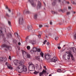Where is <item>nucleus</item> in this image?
I'll use <instances>...</instances> for the list:
<instances>
[{
	"label": "nucleus",
	"mask_w": 76,
	"mask_h": 76,
	"mask_svg": "<svg viewBox=\"0 0 76 76\" xmlns=\"http://www.w3.org/2000/svg\"><path fill=\"white\" fill-rule=\"evenodd\" d=\"M14 63L15 65L18 64V66L17 67V69L19 73L26 72L27 71L26 66L25 65H23L24 61L22 60L18 61L17 60H15L14 61Z\"/></svg>",
	"instance_id": "1"
},
{
	"label": "nucleus",
	"mask_w": 76,
	"mask_h": 76,
	"mask_svg": "<svg viewBox=\"0 0 76 76\" xmlns=\"http://www.w3.org/2000/svg\"><path fill=\"white\" fill-rule=\"evenodd\" d=\"M67 54H68V55H67V56L66 57V53H65L64 55L63 56V58L64 60H69L70 59V57H71V58L72 60H73L74 58H73V56L72 54V52L71 51L69 52H66Z\"/></svg>",
	"instance_id": "2"
},
{
	"label": "nucleus",
	"mask_w": 76,
	"mask_h": 76,
	"mask_svg": "<svg viewBox=\"0 0 76 76\" xmlns=\"http://www.w3.org/2000/svg\"><path fill=\"white\" fill-rule=\"evenodd\" d=\"M28 64L29 65L28 66V70L30 71L35 70V67L34 64L32 62H30Z\"/></svg>",
	"instance_id": "3"
},
{
	"label": "nucleus",
	"mask_w": 76,
	"mask_h": 76,
	"mask_svg": "<svg viewBox=\"0 0 76 76\" xmlns=\"http://www.w3.org/2000/svg\"><path fill=\"white\" fill-rule=\"evenodd\" d=\"M41 49L40 48H33L32 50H31L30 52L31 53L33 54L34 52L37 51V52H41Z\"/></svg>",
	"instance_id": "4"
},
{
	"label": "nucleus",
	"mask_w": 76,
	"mask_h": 76,
	"mask_svg": "<svg viewBox=\"0 0 76 76\" xmlns=\"http://www.w3.org/2000/svg\"><path fill=\"white\" fill-rule=\"evenodd\" d=\"M44 57L45 58V60H48H48H50V57H51V56L50 55H48L45 54L44 55Z\"/></svg>",
	"instance_id": "5"
},
{
	"label": "nucleus",
	"mask_w": 76,
	"mask_h": 76,
	"mask_svg": "<svg viewBox=\"0 0 76 76\" xmlns=\"http://www.w3.org/2000/svg\"><path fill=\"white\" fill-rule=\"evenodd\" d=\"M29 2H30L31 5L33 7H35L36 6V3L34 2V0H28Z\"/></svg>",
	"instance_id": "6"
},
{
	"label": "nucleus",
	"mask_w": 76,
	"mask_h": 76,
	"mask_svg": "<svg viewBox=\"0 0 76 76\" xmlns=\"http://www.w3.org/2000/svg\"><path fill=\"white\" fill-rule=\"evenodd\" d=\"M57 61V58L56 57H53L52 58L50 59V60H48V62H56Z\"/></svg>",
	"instance_id": "7"
},
{
	"label": "nucleus",
	"mask_w": 76,
	"mask_h": 76,
	"mask_svg": "<svg viewBox=\"0 0 76 76\" xmlns=\"http://www.w3.org/2000/svg\"><path fill=\"white\" fill-rule=\"evenodd\" d=\"M23 18L22 17H20L19 18V24H23Z\"/></svg>",
	"instance_id": "8"
},
{
	"label": "nucleus",
	"mask_w": 76,
	"mask_h": 76,
	"mask_svg": "<svg viewBox=\"0 0 76 76\" xmlns=\"http://www.w3.org/2000/svg\"><path fill=\"white\" fill-rule=\"evenodd\" d=\"M45 73H46V71L43 69L42 72H41L39 73V76H42V75L43 74H45Z\"/></svg>",
	"instance_id": "9"
},
{
	"label": "nucleus",
	"mask_w": 76,
	"mask_h": 76,
	"mask_svg": "<svg viewBox=\"0 0 76 76\" xmlns=\"http://www.w3.org/2000/svg\"><path fill=\"white\" fill-rule=\"evenodd\" d=\"M1 48H10V46H9L8 45H7L6 44L3 45L1 46Z\"/></svg>",
	"instance_id": "10"
},
{
	"label": "nucleus",
	"mask_w": 76,
	"mask_h": 76,
	"mask_svg": "<svg viewBox=\"0 0 76 76\" xmlns=\"http://www.w3.org/2000/svg\"><path fill=\"white\" fill-rule=\"evenodd\" d=\"M7 68L10 70H12L13 69V67L11 66V65L10 64H8L7 65Z\"/></svg>",
	"instance_id": "11"
},
{
	"label": "nucleus",
	"mask_w": 76,
	"mask_h": 76,
	"mask_svg": "<svg viewBox=\"0 0 76 76\" xmlns=\"http://www.w3.org/2000/svg\"><path fill=\"white\" fill-rule=\"evenodd\" d=\"M21 51L23 54V57H24V56H26L27 53H26V52H25V51H24L23 50H22Z\"/></svg>",
	"instance_id": "12"
},
{
	"label": "nucleus",
	"mask_w": 76,
	"mask_h": 76,
	"mask_svg": "<svg viewBox=\"0 0 76 76\" xmlns=\"http://www.w3.org/2000/svg\"><path fill=\"white\" fill-rule=\"evenodd\" d=\"M38 18V13H35L34 15V19H37Z\"/></svg>",
	"instance_id": "13"
},
{
	"label": "nucleus",
	"mask_w": 76,
	"mask_h": 76,
	"mask_svg": "<svg viewBox=\"0 0 76 76\" xmlns=\"http://www.w3.org/2000/svg\"><path fill=\"white\" fill-rule=\"evenodd\" d=\"M41 7V3L39 1H38V5H37V8H40Z\"/></svg>",
	"instance_id": "14"
},
{
	"label": "nucleus",
	"mask_w": 76,
	"mask_h": 76,
	"mask_svg": "<svg viewBox=\"0 0 76 76\" xmlns=\"http://www.w3.org/2000/svg\"><path fill=\"white\" fill-rule=\"evenodd\" d=\"M2 36V37H4V34H3V31H1V28H0V37L1 36Z\"/></svg>",
	"instance_id": "15"
},
{
	"label": "nucleus",
	"mask_w": 76,
	"mask_h": 76,
	"mask_svg": "<svg viewBox=\"0 0 76 76\" xmlns=\"http://www.w3.org/2000/svg\"><path fill=\"white\" fill-rule=\"evenodd\" d=\"M24 14H25V13H27L29 14L31 13V12L28 10H25L23 12Z\"/></svg>",
	"instance_id": "16"
},
{
	"label": "nucleus",
	"mask_w": 76,
	"mask_h": 76,
	"mask_svg": "<svg viewBox=\"0 0 76 76\" xmlns=\"http://www.w3.org/2000/svg\"><path fill=\"white\" fill-rule=\"evenodd\" d=\"M40 56L44 58V53L42 52V51L40 53Z\"/></svg>",
	"instance_id": "17"
},
{
	"label": "nucleus",
	"mask_w": 76,
	"mask_h": 76,
	"mask_svg": "<svg viewBox=\"0 0 76 76\" xmlns=\"http://www.w3.org/2000/svg\"><path fill=\"white\" fill-rule=\"evenodd\" d=\"M52 1L53 0H51ZM54 0V2L52 3V5L54 6L56 4V0Z\"/></svg>",
	"instance_id": "18"
},
{
	"label": "nucleus",
	"mask_w": 76,
	"mask_h": 76,
	"mask_svg": "<svg viewBox=\"0 0 76 76\" xmlns=\"http://www.w3.org/2000/svg\"><path fill=\"white\" fill-rule=\"evenodd\" d=\"M28 29L29 30H31L32 29V26H29L28 27Z\"/></svg>",
	"instance_id": "19"
},
{
	"label": "nucleus",
	"mask_w": 76,
	"mask_h": 76,
	"mask_svg": "<svg viewBox=\"0 0 76 76\" xmlns=\"http://www.w3.org/2000/svg\"><path fill=\"white\" fill-rule=\"evenodd\" d=\"M30 42H31V43L33 44H35L36 43V41H35L34 40H30Z\"/></svg>",
	"instance_id": "20"
},
{
	"label": "nucleus",
	"mask_w": 76,
	"mask_h": 76,
	"mask_svg": "<svg viewBox=\"0 0 76 76\" xmlns=\"http://www.w3.org/2000/svg\"><path fill=\"white\" fill-rule=\"evenodd\" d=\"M42 34V33L41 32H39V35L38 36V37L39 38H41V36Z\"/></svg>",
	"instance_id": "21"
},
{
	"label": "nucleus",
	"mask_w": 76,
	"mask_h": 76,
	"mask_svg": "<svg viewBox=\"0 0 76 76\" xmlns=\"http://www.w3.org/2000/svg\"><path fill=\"white\" fill-rule=\"evenodd\" d=\"M26 56L27 58H30V57H31V56H30V55L28 53L26 54Z\"/></svg>",
	"instance_id": "22"
},
{
	"label": "nucleus",
	"mask_w": 76,
	"mask_h": 76,
	"mask_svg": "<svg viewBox=\"0 0 76 76\" xmlns=\"http://www.w3.org/2000/svg\"><path fill=\"white\" fill-rule=\"evenodd\" d=\"M34 70V72L33 73H34V75H37V74H38V73H39V72L35 71V70Z\"/></svg>",
	"instance_id": "23"
},
{
	"label": "nucleus",
	"mask_w": 76,
	"mask_h": 76,
	"mask_svg": "<svg viewBox=\"0 0 76 76\" xmlns=\"http://www.w3.org/2000/svg\"><path fill=\"white\" fill-rule=\"evenodd\" d=\"M36 60H39L40 59V56H36Z\"/></svg>",
	"instance_id": "24"
},
{
	"label": "nucleus",
	"mask_w": 76,
	"mask_h": 76,
	"mask_svg": "<svg viewBox=\"0 0 76 76\" xmlns=\"http://www.w3.org/2000/svg\"><path fill=\"white\" fill-rule=\"evenodd\" d=\"M60 44H61V43H59L57 44V46L58 48H61L60 46Z\"/></svg>",
	"instance_id": "25"
},
{
	"label": "nucleus",
	"mask_w": 76,
	"mask_h": 76,
	"mask_svg": "<svg viewBox=\"0 0 76 76\" xmlns=\"http://www.w3.org/2000/svg\"><path fill=\"white\" fill-rule=\"evenodd\" d=\"M8 38H11V37H12V34L11 33L9 34L8 35Z\"/></svg>",
	"instance_id": "26"
},
{
	"label": "nucleus",
	"mask_w": 76,
	"mask_h": 76,
	"mask_svg": "<svg viewBox=\"0 0 76 76\" xmlns=\"http://www.w3.org/2000/svg\"><path fill=\"white\" fill-rule=\"evenodd\" d=\"M5 15L8 18H9V17H10V15H9L8 13H6Z\"/></svg>",
	"instance_id": "27"
},
{
	"label": "nucleus",
	"mask_w": 76,
	"mask_h": 76,
	"mask_svg": "<svg viewBox=\"0 0 76 76\" xmlns=\"http://www.w3.org/2000/svg\"><path fill=\"white\" fill-rule=\"evenodd\" d=\"M71 2L72 4H76V3L75 2V1H73V0L71 1Z\"/></svg>",
	"instance_id": "28"
},
{
	"label": "nucleus",
	"mask_w": 76,
	"mask_h": 76,
	"mask_svg": "<svg viewBox=\"0 0 76 76\" xmlns=\"http://www.w3.org/2000/svg\"><path fill=\"white\" fill-rule=\"evenodd\" d=\"M67 29L68 30H70V29H71V26H69L67 27Z\"/></svg>",
	"instance_id": "29"
},
{
	"label": "nucleus",
	"mask_w": 76,
	"mask_h": 76,
	"mask_svg": "<svg viewBox=\"0 0 76 76\" xmlns=\"http://www.w3.org/2000/svg\"><path fill=\"white\" fill-rule=\"evenodd\" d=\"M13 42L14 43H16V42H17V40H16L15 39H14L13 40Z\"/></svg>",
	"instance_id": "30"
},
{
	"label": "nucleus",
	"mask_w": 76,
	"mask_h": 76,
	"mask_svg": "<svg viewBox=\"0 0 76 76\" xmlns=\"http://www.w3.org/2000/svg\"><path fill=\"white\" fill-rule=\"evenodd\" d=\"M61 70L60 69H58V70H57V72H59V73H60L61 72Z\"/></svg>",
	"instance_id": "31"
},
{
	"label": "nucleus",
	"mask_w": 76,
	"mask_h": 76,
	"mask_svg": "<svg viewBox=\"0 0 76 76\" xmlns=\"http://www.w3.org/2000/svg\"><path fill=\"white\" fill-rule=\"evenodd\" d=\"M47 42V40H45L44 42H43V44L42 45H44V44H45V43Z\"/></svg>",
	"instance_id": "32"
},
{
	"label": "nucleus",
	"mask_w": 76,
	"mask_h": 76,
	"mask_svg": "<svg viewBox=\"0 0 76 76\" xmlns=\"http://www.w3.org/2000/svg\"><path fill=\"white\" fill-rule=\"evenodd\" d=\"M15 36H16L17 37H19V34H18L17 33H16L15 34Z\"/></svg>",
	"instance_id": "33"
},
{
	"label": "nucleus",
	"mask_w": 76,
	"mask_h": 76,
	"mask_svg": "<svg viewBox=\"0 0 76 76\" xmlns=\"http://www.w3.org/2000/svg\"><path fill=\"white\" fill-rule=\"evenodd\" d=\"M55 39L56 40V41H57L58 39V37H56L55 38Z\"/></svg>",
	"instance_id": "34"
},
{
	"label": "nucleus",
	"mask_w": 76,
	"mask_h": 76,
	"mask_svg": "<svg viewBox=\"0 0 76 76\" xmlns=\"http://www.w3.org/2000/svg\"><path fill=\"white\" fill-rule=\"evenodd\" d=\"M50 45V43L49 42H47V45L48 46V47H49Z\"/></svg>",
	"instance_id": "35"
},
{
	"label": "nucleus",
	"mask_w": 76,
	"mask_h": 76,
	"mask_svg": "<svg viewBox=\"0 0 76 76\" xmlns=\"http://www.w3.org/2000/svg\"><path fill=\"white\" fill-rule=\"evenodd\" d=\"M70 14V12H66V15H69Z\"/></svg>",
	"instance_id": "36"
},
{
	"label": "nucleus",
	"mask_w": 76,
	"mask_h": 76,
	"mask_svg": "<svg viewBox=\"0 0 76 76\" xmlns=\"http://www.w3.org/2000/svg\"><path fill=\"white\" fill-rule=\"evenodd\" d=\"M10 2H11V3H15V1H14L12 0L11 1H10Z\"/></svg>",
	"instance_id": "37"
},
{
	"label": "nucleus",
	"mask_w": 76,
	"mask_h": 76,
	"mask_svg": "<svg viewBox=\"0 0 76 76\" xmlns=\"http://www.w3.org/2000/svg\"><path fill=\"white\" fill-rule=\"evenodd\" d=\"M0 61H1V62L3 61V58H0Z\"/></svg>",
	"instance_id": "38"
},
{
	"label": "nucleus",
	"mask_w": 76,
	"mask_h": 76,
	"mask_svg": "<svg viewBox=\"0 0 76 76\" xmlns=\"http://www.w3.org/2000/svg\"><path fill=\"white\" fill-rule=\"evenodd\" d=\"M66 46H67V45H64L63 46V47L64 48H65L66 47Z\"/></svg>",
	"instance_id": "39"
},
{
	"label": "nucleus",
	"mask_w": 76,
	"mask_h": 76,
	"mask_svg": "<svg viewBox=\"0 0 76 76\" xmlns=\"http://www.w3.org/2000/svg\"><path fill=\"white\" fill-rule=\"evenodd\" d=\"M8 24L9 25H10L11 24V23L10 22L8 21Z\"/></svg>",
	"instance_id": "40"
},
{
	"label": "nucleus",
	"mask_w": 76,
	"mask_h": 76,
	"mask_svg": "<svg viewBox=\"0 0 76 76\" xmlns=\"http://www.w3.org/2000/svg\"><path fill=\"white\" fill-rule=\"evenodd\" d=\"M39 28H42V25H39Z\"/></svg>",
	"instance_id": "41"
},
{
	"label": "nucleus",
	"mask_w": 76,
	"mask_h": 76,
	"mask_svg": "<svg viewBox=\"0 0 76 76\" xmlns=\"http://www.w3.org/2000/svg\"><path fill=\"white\" fill-rule=\"evenodd\" d=\"M52 13L53 14H55V13H56V12L54 11H52Z\"/></svg>",
	"instance_id": "42"
},
{
	"label": "nucleus",
	"mask_w": 76,
	"mask_h": 76,
	"mask_svg": "<svg viewBox=\"0 0 76 76\" xmlns=\"http://www.w3.org/2000/svg\"><path fill=\"white\" fill-rule=\"evenodd\" d=\"M8 10L9 12H11V10H10V9H9Z\"/></svg>",
	"instance_id": "43"
},
{
	"label": "nucleus",
	"mask_w": 76,
	"mask_h": 76,
	"mask_svg": "<svg viewBox=\"0 0 76 76\" xmlns=\"http://www.w3.org/2000/svg\"><path fill=\"white\" fill-rule=\"evenodd\" d=\"M9 58L10 60H11V56H9Z\"/></svg>",
	"instance_id": "44"
},
{
	"label": "nucleus",
	"mask_w": 76,
	"mask_h": 76,
	"mask_svg": "<svg viewBox=\"0 0 76 76\" xmlns=\"http://www.w3.org/2000/svg\"><path fill=\"white\" fill-rule=\"evenodd\" d=\"M58 1L59 3H61V0H58Z\"/></svg>",
	"instance_id": "45"
},
{
	"label": "nucleus",
	"mask_w": 76,
	"mask_h": 76,
	"mask_svg": "<svg viewBox=\"0 0 76 76\" xmlns=\"http://www.w3.org/2000/svg\"><path fill=\"white\" fill-rule=\"evenodd\" d=\"M50 24L51 25H53V22H50Z\"/></svg>",
	"instance_id": "46"
},
{
	"label": "nucleus",
	"mask_w": 76,
	"mask_h": 76,
	"mask_svg": "<svg viewBox=\"0 0 76 76\" xmlns=\"http://www.w3.org/2000/svg\"><path fill=\"white\" fill-rule=\"evenodd\" d=\"M45 27H47V28L49 26L48 25H46L45 26Z\"/></svg>",
	"instance_id": "47"
},
{
	"label": "nucleus",
	"mask_w": 76,
	"mask_h": 76,
	"mask_svg": "<svg viewBox=\"0 0 76 76\" xmlns=\"http://www.w3.org/2000/svg\"><path fill=\"white\" fill-rule=\"evenodd\" d=\"M68 9H72V8L70 7H69Z\"/></svg>",
	"instance_id": "48"
},
{
	"label": "nucleus",
	"mask_w": 76,
	"mask_h": 76,
	"mask_svg": "<svg viewBox=\"0 0 76 76\" xmlns=\"http://www.w3.org/2000/svg\"><path fill=\"white\" fill-rule=\"evenodd\" d=\"M59 11L62 12H63V11L61 10H59Z\"/></svg>",
	"instance_id": "49"
},
{
	"label": "nucleus",
	"mask_w": 76,
	"mask_h": 76,
	"mask_svg": "<svg viewBox=\"0 0 76 76\" xmlns=\"http://www.w3.org/2000/svg\"><path fill=\"white\" fill-rule=\"evenodd\" d=\"M18 44L19 45H20V44H21L20 43V42H19L18 43Z\"/></svg>",
	"instance_id": "50"
},
{
	"label": "nucleus",
	"mask_w": 76,
	"mask_h": 76,
	"mask_svg": "<svg viewBox=\"0 0 76 76\" xmlns=\"http://www.w3.org/2000/svg\"><path fill=\"white\" fill-rule=\"evenodd\" d=\"M6 9H8H8H9V8H8L7 7H6Z\"/></svg>",
	"instance_id": "51"
},
{
	"label": "nucleus",
	"mask_w": 76,
	"mask_h": 76,
	"mask_svg": "<svg viewBox=\"0 0 76 76\" xmlns=\"http://www.w3.org/2000/svg\"><path fill=\"white\" fill-rule=\"evenodd\" d=\"M49 35H52V34H51V33H50L49 34Z\"/></svg>",
	"instance_id": "52"
},
{
	"label": "nucleus",
	"mask_w": 76,
	"mask_h": 76,
	"mask_svg": "<svg viewBox=\"0 0 76 76\" xmlns=\"http://www.w3.org/2000/svg\"><path fill=\"white\" fill-rule=\"evenodd\" d=\"M27 49L28 50H30V48H27Z\"/></svg>",
	"instance_id": "53"
},
{
	"label": "nucleus",
	"mask_w": 76,
	"mask_h": 76,
	"mask_svg": "<svg viewBox=\"0 0 76 76\" xmlns=\"http://www.w3.org/2000/svg\"><path fill=\"white\" fill-rule=\"evenodd\" d=\"M30 46H27V48H30Z\"/></svg>",
	"instance_id": "54"
},
{
	"label": "nucleus",
	"mask_w": 76,
	"mask_h": 76,
	"mask_svg": "<svg viewBox=\"0 0 76 76\" xmlns=\"http://www.w3.org/2000/svg\"><path fill=\"white\" fill-rule=\"evenodd\" d=\"M17 50H20V48H17Z\"/></svg>",
	"instance_id": "55"
},
{
	"label": "nucleus",
	"mask_w": 76,
	"mask_h": 76,
	"mask_svg": "<svg viewBox=\"0 0 76 76\" xmlns=\"http://www.w3.org/2000/svg\"><path fill=\"white\" fill-rule=\"evenodd\" d=\"M8 64V62H6V63H5V65H7Z\"/></svg>",
	"instance_id": "56"
},
{
	"label": "nucleus",
	"mask_w": 76,
	"mask_h": 76,
	"mask_svg": "<svg viewBox=\"0 0 76 76\" xmlns=\"http://www.w3.org/2000/svg\"><path fill=\"white\" fill-rule=\"evenodd\" d=\"M66 3L67 4H69V1L67 2Z\"/></svg>",
	"instance_id": "57"
},
{
	"label": "nucleus",
	"mask_w": 76,
	"mask_h": 76,
	"mask_svg": "<svg viewBox=\"0 0 76 76\" xmlns=\"http://www.w3.org/2000/svg\"><path fill=\"white\" fill-rule=\"evenodd\" d=\"M26 39H28V37H27L26 38Z\"/></svg>",
	"instance_id": "58"
},
{
	"label": "nucleus",
	"mask_w": 76,
	"mask_h": 76,
	"mask_svg": "<svg viewBox=\"0 0 76 76\" xmlns=\"http://www.w3.org/2000/svg\"><path fill=\"white\" fill-rule=\"evenodd\" d=\"M58 49L59 50H60V49H61V48H58Z\"/></svg>",
	"instance_id": "59"
},
{
	"label": "nucleus",
	"mask_w": 76,
	"mask_h": 76,
	"mask_svg": "<svg viewBox=\"0 0 76 76\" xmlns=\"http://www.w3.org/2000/svg\"><path fill=\"white\" fill-rule=\"evenodd\" d=\"M40 69H42V67L41 66H40Z\"/></svg>",
	"instance_id": "60"
},
{
	"label": "nucleus",
	"mask_w": 76,
	"mask_h": 76,
	"mask_svg": "<svg viewBox=\"0 0 76 76\" xmlns=\"http://www.w3.org/2000/svg\"><path fill=\"white\" fill-rule=\"evenodd\" d=\"M49 76H52V75H50Z\"/></svg>",
	"instance_id": "61"
},
{
	"label": "nucleus",
	"mask_w": 76,
	"mask_h": 76,
	"mask_svg": "<svg viewBox=\"0 0 76 76\" xmlns=\"http://www.w3.org/2000/svg\"><path fill=\"white\" fill-rule=\"evenodd\" d=\"M74 14H75L76 13V12H74Z\"/></svg>",
	"instance_id": "62"
},
{
	"label": "nucleus",
	"mask_w": 76,
	"mask_h": 76,
	"mask_svg": "<svg viewBox=\"0 0 76 76\" xmlns=\"http://www.w3.org/2000/svg\"><path fill=\"white\" fill-rule=\"evenodd\" d=\"M46 67V66H45L44 67V68H45Z\"/></svg>",
	"instance_id": "63"
},
{
	"label": "nucleus",
	"mask_w": 76,
	"mask_h": 76,
	"mask_svg": "<svg viewBox=\"0 0 76 76\" xmlns=\"http://www.w3.org/2000/svg\"><path fill=\"white\" fill-rule=\"evenodd\" d=\"M18 75H20V74H19Z\"/></svg>",
	"instance_id": "64"
}]
</instances>
